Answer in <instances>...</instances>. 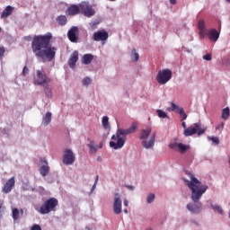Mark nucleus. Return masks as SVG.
<instances>
[{
  "label": "nucleus",
  "mask_w": 230,
  "mask_h": 230,
  "mask_svg": "<svg viewBox=\"0 0 230 230\" xmlns=\"http://www.w3.org/2000/svg\"><path fill=\"white\" fill-rule=\"evenodd\" d=\"M13 13V7L11 5H8L5 7V9L3 11L1 17L2 19H6V17H10Z\"/></svg>",
  "instance_id": "obj_20"
},
{
  "label": "nucleus",
  "mask_w": 230,
  "mask_h": 230,
  "mask_svg": "<svg viewBox=\"0 0 230 230\" xmlns=\"http://www.w3.org/2000/svg\"><path fill=\"white\" fill-rule=\"evenodd\" d=\"M3 213H4V208L3 204L0 205V218H3Z\"/></svg>",
  "instance_id": "obj_46"
},
{
  "label": "nucleus",
  "mask_w": 230,
  "mask_h": 230,
  "mask_svg": "<svg viewBox=\"0 0 230 230\" xmlns=\"http://www.w3.org/2000/svg\"><path fill=\"white\" fill-rule=\"evenodd\" d=\"M169 111L177 112L181 117V121H184V119H187L188 118V114L184 111V108H179V105L175 104V102H171V108Z\"/></svg>",
  "instance_id": "obj_10"
},
{
  "label": "nucleus",
  "mask_w": 230,
  "mask_h": 230,
  "mask_svg": "<svg viewBox=\"0 0 230 230\" xmlns=\"http://www.w3.org/2000/svg\"><path fill=\"white\" fill-rule=\"evenodd\" d=\"M91 82H92L91 78H89V77H84V78L83 79V85L87 86V85H89V84H91Z\"/></svg>",
  "instance_id": "obj_40"
},
{
  "label": "nucleus",
  "mask_w": 230,
  "mask_h": 230,
  "mask_svg": "<svg viewBox=\"0 0 230 230\" xmlns=\"http://www.w3.org/2000/svg\"><path fill=\"white\" fill-rule=\"evenodd\" d=\"M51 34L34 36L31 41V49L37 58L51 62L57 55V48L52 47Z\"/></svg>",
  "instance_id": "obj_2"
},
{
  "label": "nucleus",
  "mask_w": 230,
  "mask_h": 230,
  "mask_svg": "<svg viewBox=\"0 0 230 230\" xmlns=\"http://www.w3.org/2000/svg\"><path fill=\"white\" fill-rule=\"evenodd\" d=\"M224 122L219 123L217 127H216V130H224Z\"/></svg>",
  "instance_id": "obj_43"
},
{
  "label": "nucleus",
  "mask_w": 230,
  "mask_h": 230,
  "mask_svg": "<svg viewBox=\"0 0 230 230\" xmlns=\"http://www.w3.org/2000/svg\"><path fill=\"white\" fill-rule=\"evenodd\" d=\"M79 8L81 13L84 15V17H93L95 15L96 11L93 8V4L89 3V1H83L79 4Z\"/></svg>",
  "instance_id": "obj_7"
},
{
  "label": "nucleus",
  "mask_w": 230,
  "mask_h": 230,
  "mask_svg": "<svg viewBox=\"0 0 230 230\" xmlns=\"http://www.w3.org/2000/svg\"><path fill=\"white\" fill-rule=\"evenodd\" d=\"M137 131V123L133 122L131 127L128 129H118L116 135L111 137L112 141L110 142L111 148L114 150H119V148H123L125 146L126 137L128 134H135Z\"/></svg>",
  "instance_id": "obj_3"
},
{
  "label": "nucleus",
  "mask_w": 230,
  "mask_h": 230,
  "mask_svg": "<svg viewBox=\"0 0 230 230\" xmlns=\"http://www.w3.org/2000/svg\"><path fill=\"white\" fill-rule=\"evenodd\" d=\"M229 114H230L229 107H226V108L223 109V111H222V119H225V120L229 119Z\"/></svg>",
  "instance_id": "obj_26"
},
{
  "label": "nucleus",
  "mask_w": 230,
  "mask_h": 230,
  "mask_svg": "<svg viewBox=\"0 0 230 230\" xmlns=\"http://www.w3.org/2000/svg\"><path fill=\"white\" fill-rule=\"evenodd\" d=\"M179 145H181V143H172L169 145V148H171L172 150H177V148H179Z\"/></svg>",
  "instance_id": "obj_37"
},
{
  "label": "nucleus",
  "mask_w": 230,
  "mask_h": 230,
  "mask_svg": "<svg viewBox=\"0 0 230 230\" xmlns=\"http://www.w3.org/2000/svg\"><path fill=\"white\" fill-rule=\"evenodd\" d=\"M131 59L133 62H137L139 60V54L136 52V49L131 51Z\"/></svg>",
  "instance_id": "obj_28"
},
{
  "label": "nucleus",
  "mask_w": 230,
  "mask_h": 230,
  "mask_svg": "<svg viewBox=\"0 0 230 230\" xmlns=\"http://www.w3.org/2000/svg\"><path fill=\"white\" fill-rule=\"evenodd\" d=\"M13 220H19V208L13 209Z\"/></svg>",
  "instance_id": "obj_32"
},
{
  "label": "nucleus",
  "mask_w": 230,
  "mask_h": 230,
  "mask_svg": "<svg viewBox=\"0 0 230 230\" xmlns=\"http://www.w3.org/2000/svg\"><path fill=\"white\" fill-rule=\"evenodd\" d=\"M171 4H177V0H170Z\"/></svg>",
  "instance_id": "obj_48"
},
{
  "label": "nucleus",
  "mask_w": 230,
  "mask_h": 230,
  "mask_svg": "<svg viewBox=\"0 0 230 230\" xmlns=\"http://www.w3.org/2000/svg\"><path fill=\"white\" fill-rule=\"evenodd\" d=\"M155 199V194L151 193L147 196V204H152L154 200Z\"/></svg>",
  "instance_id": "obj_34"
},
{
  "label": "nucleus",
  "mask_w": 230,
  "mask_h": 230,
  "mask_svg": "<svg viewBox=\"0 0 230 230\" xmlns=\"http://www.w3.org/2000/svg\"><path fill=\"white\" fill-rule=\"evenodd\" d=\"M226 3H230V0H226Z\"/></svg>",
  "instance_id": "obj_56"
},
{
  "label": "nucleus",
  "mask_w": 230,
  "mask_h": 230,
  "mask_svg": "<svg viewBox=\"0 0 230 230\" xmlns=\"http://www.w3.org/2000/svg\"><path fill=\"white\" fill-rule=\"evenodd\" d=\"M31 230H42V228L39 225H34V226H32Z\"/></svg>",
  "instance_id": "obj_47"
},
{
  "label": "nucleus",
  "mask_w": 230,
  "mask_h": 230,
  "mask_svg": "<svg viewBox=\"0 0 230 230\" xmlns=\"http://www.w3.org/2000/svg\"><path fill=\"white\" fill-rule=\"evenodd\" d=\"M76 62H78V50H75L72 53L68 59V66L72 69H75V66H76Z\"/></svg>",
  "instance_id": "obj_17"
},
{
  "label": "nucleus",
  "mask_w": 230,
  "mask_h": 230,
  "mask_svg": "<svg viewBox=\"0 0 230 230\" xmlns=\"http://www.w3.org/2000/svg\"><path fill=\"white\" fill-rule=\"evenodd\" d=\"M75 154L71 149H66L65 154L63 155V163L64 164L69 165L75 163Z\"/></svg>",
  "instance_id": "obj_12"
},
{
  "label": "nucleus",
  "mask_w": 230,
  "mask_h": 230,
  "mask_svg": "<svg viewBox=\"0 0 230 230\" xmlns=\"http://www.w3.org/2000/svg\"><path fill=\"white\" fill-rule=\"evenodd\" d=\"M181 127L186 130V123L184 122V120H182V123H181Z\"/></svg>",
  "instance_id": "obj_49"
},
{
  "label": "nucleus",
  "mask_w": 230,
  "mask_h": 230,
  "mask_svg": "<svg viewBox=\"0 0 230 230\" xmlns=\"http://www.w3.org/2000/svg\"><path fill=\"white\" fill-rule=\"evenodd\" d=\"M57 206H58V199L57 198H50L43 202L40 208H36L40 215H48L51 211H56Z\"/></svg>",
  "instance_id": "obj_5"
},
{
  "label": "nucleus",
  "mask_w": 230,
  "mask_h": 230,
  "mask_svg": "<svg viewBox=\"0 0 230 230\" xmlns=\"http://www.w3.org/2000/svg\"><path fill=\"white\" fill-rule=\"evenodd\" d=\"M124 206H125L126 208L128 207V200L124 199Z\"/></svg>",
  "instance_id": "obj_50"
},
{
  "label": "nucleus",
  "mask_w": 230,
  "mask_h": 230,
  "mask_svg": "<svg viewBox=\"0 0 230 230\" xmlns=\"http://www.w3.org/2000/svg\"><path fill=\"white\" fill-rule=\"evenodd\" d=\"M40 173L42 177H46L49 173V166L48 165V161H43V164L40 168Z\"/></svg>",
  "instance_id": "obj_19"
},
{
  "label": "nucleus",
  "mask_w": 230,
  "mask_h": 230,
  "mask_svg": "<svg viewBox=\"0 0 230 230\" xmlns=\"http://www.w3.org/2000/svg\"><path fill=\"white\" fill-rule=\"evenodd\" d=\"M56 21L59 26H66V24H67V17H66V15L58 16Z\"/></svg>",
  "instance_id": "obj_22"
},
{
  "label": "nucleus",
  "mask_w": 230,
  "mask_h": 230,
  "mask_svg": "<svg viewBox=\"0 0 230 230\" xmlns=\"http://www.w3.org/2000/svg\"><path fill=\"white\" fill-rule=\"evenodd\" d=\"M92 154H96V147L94 146V141H91L88 145Z\"/></svg>",
  "instance_id": "obj_33"
},
{
  "label": "nucleus",
  "mask_w": 230,
  "mask_h": 230,
  "mask_svg": "<svg viewBox=\"0 0 230 230\" xmlns=\"http://www.w3.org/2000/svg\"><path fill=\"white\" fill-rule=\"evenodd\" d=\"M208 139L211 142L215 143L216 145H218L220 143V140L218 139L217 137H208Z\"/></svg>",
  "instance_id": "obj_38"
},
{
  "label": "nucleus",
  "mask_w": 230,
  "mask_h": 230,
  "mask_svg": "<svg viewBox=\"0 0 230 230\" xmlns=\"http://www.w3.org/2000/svg\"><path fill=\"white\" fill-rule=\"evenodd\" d=\"M211 208L215 211H217V213H219V215H224V209H222V207H220L218 205H211Z\"/></svg>",
  "instance_id": "obj_29"
},
{
  "label": "nucleus",
  "mask_w": 230,
  "mask_h": 230,
  "mask_svg": "<svg viewBox=\"0 0 230 230\" xmlns=\"http://www.w3.org/2000/svg\"><path fill=\"white\" fill-rule=\"evenodd\" d=\"M13 186H15V177L10 178L5 184L4 185L2 191L3 193H10L12 190H13Z\"/></svg>",
  "instance_id": "obj_14"
},
{
  "label": "nucleus",
  "mask_w": 230,
  "mask_h": 230,
  "mask_svg": "<svg viewBox=\"0 0 230 230\" xmlns=\"http://www.w3.org/2000/svg\"><path fill=\"white\" fill-rule=\"evenodd\" d=\"M93 59H94V56H93L92 54H85L83 56L82 62L85 66H89V64H91V62H93Z\"/></svg>",
  "instance_id": "obj_21"
},
{
  "label": "nucleus",
  "mask_w": 230,
  "mask_h": 230,
  "mask_svg": "<svg viewBox=\"0 0 230 230\" xmlns=\"http://www.w3.org/2000/svg\"><path fill=\"white\" fill-rule=\"evenodd\" d=\"M156 80L158 84H160L161 85H164V84H167V82H170V80H172V70H160L156 75Z\"/></svg>",
  "instance_id": "obj_8"
},
{
  "label": "nucleus",
  "mask_w": 230,
  "mask_h": 230,
  "mask_svg": "<svg viewBox=\"0 0 230 230\" xmlns=\"http://www.w3.org/2000/svg\"><path fill=\"white\" fill-rule=\"evenodd\" d=\"M206 33H207V37H208L209 40H211V42H217V40H218V37H220V31L218 30H201L199 31V36L201 38L206 37Z\"/></svg>",
  "instance_id": "obj_9"
},
{
  "label": "nucleus",
  "mask_w": 230,
  "mask_h": 230,
  "mask_svg": "<svg viewBox=\"0 0 230 230\" xmlns=\"http://www.w3.org/2000/svg\"><path fill=\"white\" fill-rule=\"evenodd\" d=\"M198 136H202L206 132V128H202V125L199 123V128H197Z\"/></svg>",
  "instance_id": "obj_31"
},
{
  "label": "nucleus",
  "mask_w": 230,
  "mask_h": 230,
  "mask_svg": "<svg viewBox=\"0 0 230 230\" xmlns=\"http://www.w3.org/2000/svg\"><path fill=\"white\" fill-rule=\"evenodd\" d=\"M78 30H69L67 32V37L70 42H78Z\"/></svg>",
  "instance_id": "obj_18"
},
{
  "label": "nucleus",
  "mask_w": 230,
  "mask_h": 230,
  "mask_svg": "<svg viewBox=\"0 0 230 230\" xmlns=\"http://www.w3.org/2000/svg\"><path fill=\"white\" fill-rule=\"evenodd\" d=\"M98 24H100V21L95 20L92 22H90V26H92V28H96L98 26Z\"/></svg>",
  "instance_id": "obj_42"
},
{
  "label": "nucleus",
  "mask_w": 230,
  "mask_h": 230,
  "mask_svg": "<svg viewBox=\"0 0 230 230\" xmlns=\"http://www.w3.org/2000/svg\"><path fill=\"white\" fill-rule=\"evenodd\" d=\"M21 213H24V210H23V209H21Z\"/></svg>",
  "instance_id": "obj_55"
},
{
  "label": "nucleus",
  "mask_w": 230,
  "mask_h": 230,
  "mask_svg": "<svg viewBox=\"0 0 230 230\" xmlns=\"http://www.w3.org/2000/svg\"><path fill=\"white\" fill-rule=\"evenodd\" d=\"M124 213H128V210H127V209H124Z\"/></svg>",
  "instance_id": "obj_54"
},
{
  "label": "nucleus",
  "mask_w": 230,
  "mask_h": 230,
  "mask_svg": "<svg viewBox=\"0 0 230 230\" xmlns=\"http://www.w3.org/2000/svg\"><path fill=\"white\" fill-rule=\"evenodd\" d=\"M129 190H134V187L128 186Z\"/></svg>",
  "instance_id": "obj_52"
},
{
  "label": "nucleus",
  "mask_w": 230,
  "mask_h": 230,
  "mask_svg": "<svg viewBox=\"0 0 230 230\" xmlns=\"http://www.w3.org/2000/svg\"><path fill=\"white\" fill-rule=\"evenodd\" d=\"M188 150H190V146L184 145L182 143L178 145V152H180V154H186Z\"/></svg>",
  "instance_id": "obj_23"
},
{
  "label": "nucleus",
  "mask_w": 230,
  "mask_h": 230,
  "mask_svg": "<svg viewBox=\"0 0 230 230\" xmlns=\"http://www.w3.org/2000/svg\"><path fill=\"white\" fill-rule=\"evenodd\" d=\"M100 148H102V144L100 145Z\"/></svg>",
  "instance_id": "obj_57"
},
{
  "label": "nucleus",
  "mask_w": 230,
  "mask_h": 230,
  "mask_svg": "<svg viewBox=\"0 0 230 230\" xmlns=\"http://www.w3.org/2000/svg\"><path fill=\"white\" fill-rule=\"evenodd\" d=\"M33 80L34 85H46L51 84V78L46 75L44 69L37 70Z\"/></svg>",
  "instance_id": "obj_6"
},
{
  "label": "nucleus",
  "mask_w": 230,
  "mask_h": 230,
  "mask_svg": "<svg viewBox=\"0 0 230 230\" xmlns=\"http://www.w3.org/2000/svg\"><path fill=\"white\" fill-rule=\"evenodd\" d=\"M22 75L23 76L30 75V68H28V66H25L22 69Z\"/></svg>",
  "instance_id": "obj_39"
},
{
  "label": "nucleus",
  "mask_w": 230,
  "mask_h": 230,
  "mask_svg": "<svg viewBox=\"0 0 230 230\" xmlns=\"http://www.w3.org/2000/svg\"><path fill=\"white\" fill-rule=\"evenodd\" d=\"M156 112H157V114H158V116H159L160 118H163V119L168 118V115L166 114V112H164V111H162V110H157Z\"/></svg>",
  "instance_id": "obj_36"
},
{
  "label": "nucleus",
  "mask_w": 230,
  "mask_h": 230,
  "mask_svg": "<svg viewBox=\"0 0 230 230\" xmlns=\"http://www.w3.org/2000/svg\"><path fill=\"white\" fill-rule=\"evenodd\" d=\"M151 134V136H150ZM150 138L148 140V137ZM157 136V131L152 132V128H147L146 129H142L140 133V139H142V146L144 148L149 149L154 148V145H155V137Z\"/></svg>",
  "instance_id": "obj_4"
},
{
  "label": "nucleus",
  "mask_w": 230,
  "mask_h": 230,
  "mask_svg": "<svg viewBox=\"0 0 230 230\" xmlns=\"http://www.w3.org/2000/svg\"><path fill=\"white\" fill-rule=\"evenodd\" d=\"M44 93L47 96V98H52L53 97V92L51 91V87L49 86V84H44Z\"/></svg>",
  "instance_id": "obj_24"
},
{
  "label": "nucleus",
  "mask_w": 230,
  "mask_h": 230,
  "mask_svg": "<svg viewBox=\"0 0 230 230\" xmlns=\"http://www.w3.org/2000/svg\"><path fill=\"white\" fill-rule=\"evenodd\" d=\"M107 39H109V33L107 31H96L93 33V40H95V42H100V40L102 42L107 40Z\"/></svg>",
  "instance_id": "obj_13"
},
{
  "label": "nucleus",
  "mask_w": 230,
  "mask_h": 230,
  "mask_svg": "<svg viewBox=\"0 0 230 230\" xmlns=\"http://www.w3.org/2000/svg\"><path fill=\"white\" fill-rule=\"evenodd\" d=\"M4 53H6V49H4V47H0V60L4 57Z\"/></svg>",
  "instance_id": "obj_41"
},
{
  "label": "nucleus",
  "mask_w": 230,
  "mask_h": 230,
  "mask_svg": "<svg viewBox=\"0 0 230 230\" xmlns=\"http://www.w3.org/2000/svg\"><path fill=\"white\" fill-rule=\"evenodd\" d=\"M204 28H206V22H204V20H199L198 22V29L204 30Z\"/></svg>",
  "instance_id": "obj_35"
},
{
  "label": "nucleus",
  "mask_w": 230,
  "mask_h": 230,
  "mask_svg": "<svg viewBox=\"0 0 230 230\" xmlns=\"http://www.w3.org/2000/svg\"><path fill=\"white\" fill-rule=\"evenodd\" d=\"M121 195H119V193H115L113 201V213L115 215L121 214Z\"/></svg>",
  "instance_id": "obj_11"
},
{
  "label": "nucleus",
  "mask_w": 230,
  "mask_h": 230,
  "mask_svg": "<svg viewBox=\"0 0 230 230\" xmlns=\"http://www.w3.org/2000/svg\"><path fill=\"white\" fill-rule=\"evenodd\" d=\"M98 179H99V176L97 175L95 179V182L92 187V191H94V190H96V184H98Z\"/></svg>",
  "instance_id": "obj_45"
},
{
  "label": "nucleus",
  "mask_w": 230,
  "mask_h": 230,
  "mask_svg": "<svg viewBox=\"0 0 230 230\" xmlns=\"http://www.w3.org/2000/svg\"><path fill=\"white\" fill-rule=\"evenodd\" d=\"M70 30H78V27H72Z\"/></svg>",
  "instance_id": "obj_51"
},
{
  "label": "nucleus",
  "mask_w": 230,
  "mask_h": 230,
  "mask_svg": "<svg viewBox=\"0 0 230 230\" xmlns=\"http://www.w3.org/2000/svg\"><path fill=\"white\" fill-rule=\"evenodd\" d=\"M51 112L48 111L43 119L45 127H48L49 123H51Z\"/></svg>",
  "instance_id": "obj_27"
},
{
  "label": "nucleus",
  "mask_w": 230,
  "mask_h": 230,
  "mask_svg": "<svg viewBox=\"0 0 230 230\" xmlns=\"http://www.w3.org/2000/svg\"><path fill=\"white\" fill-rule=\"evenodd\" d=\"M185 173L188 175V177H190V181L186 178H183V181L188 186L189 190H190V199L195 203L188 204L187 209L194 215H199V213L202 211V203L199 201L200 199H202V195L208 191L209 187L208 185H202V182H200V181H199V179H197L190 172L187 171Z\"/></svg>",
  "instance_id": "obj_1"
},
{
  "label": "nucleus",
  "mask_w": 230,
  "mask_h": 230,
  "mask_svg": "<svg viewBox=\"0 0 230 230\" xmlns=\"http://www.w3.org/2000/svg\"><path fill=\"white\" fill-rule=\"evenodd\" d=\"M197 128H199V123H194L193 126L189 127L188 128L184 129L183 135L188 137L190 136H193L197 134Z\"/></svg>",
  "instance_id": "obj_16"
},
{
  "label": "nucleus",
  "mask_w": 230,
  "mask_h": 230,
  "mask_svg": "<svg viewBox=\"0 0 230 230\" xmlns=\"http://www.w3.org/2000/svg\"><path fill=\"white\" fill-rule=\"evenodd\" d=\"M192 223H194L195 226H199V224L197 222H195V221H193Z\"/></svg>",
  "instance_id": "obj_53"
},
{
  "label": "nucleus",
  "mask_w": 230,
  "mask_h": 230,
  "mask_svg": "<svg viewBox=\"0 0 230 230\" xmlns=\"http://www.w3.org/2000/svg\"><path fill=\"white\" fill-rule=\"evenodd\" d=\"M102 127H104L105 128H109V117H102Z\"/></svg>",
  "instance_id": "obj_30"
},
{
  "label": "nucleus",
  "mask_w": 230,
  "mask_h": 230,
  "mask_svg": "<svg viewBox=\"0 0 230 230\" xmlns=\"http://www.w3.org/2000/svg\"><path fill=\"white\" fill-rule=\"evenodd\" d=\"M203 60H207L208 62H209V60H211V54H207L203 56Z\"/></svg>",
  "instance_id": "obj_44"
},
{
  "label": "nucleus",
  "mask_w": 230,
  "mask_h": 230,
  "mask_svg": "<svg viewBox=\"0 0 230 230\" xmlns=\"http://www.w3.org/2000/svg\"><path fill=\"white\" fill-rule=\"evenodd\" d=\"M221 66H224L225 67H229V66H230V55L221 58Z\"/></svg>",
  "instance_id": "obj_25"
},
{
  "label": "nucleus",
  "mask_w": 230,
  "mask_h": 230,
  "mask_svg": "<svg viewBox=\"0 0 230 230\" xmlns=\"http://www.w3.org/2000/svg\"><path fill=\"white\" fill-rule=\"evenodd\" d=\"M80 13V4H71L67 7L66 11V14L69 15L70 17H73L75 15H78Z\"/></svg>",
  "instance_id": "obj_15"
}]
</instances>
